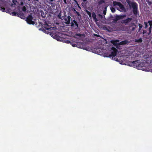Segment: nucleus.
I'll return each mask as SVG.
<instances>
[{
    "instance_id": "1",
    "label": "nucleus",
    "mask_w": 152,
    "mask_h": 152,
    "mask_svg": "<svg viewBox=\"0 0 152 152\" xmlns=\"http://www.w3.org/2000/svg\"><path fill=\"white\" fill-rule=\"evenodd\" d=\"M127 3L129 4V7H132L133 8V12L134 15L137 16L139 12L138 10V5L136 2H132L130 3V1L129 0L126 1Z\"/></svg>"
},
{
    "instance_id": "2",
    "label": "nucleus",
    "mask_w": 152,
    "mask_h": 152,
    "mask_svg": "<svg viewBox=\"0 0 152 152\" xmlns=\"http://www.w3.org/2000/svg\"><path fill=\"white\" fill-rule=\"evenodd\" d=\"M131 63V65L134 67H136L139 68L142 67L145 65V64L144 63H140V60H139L133 61Z\"/></svg>"
},
{
    "instance_id": "3",
    "label": "nucleus",
    "mask_w": 152,
    "mask_h": 152,
    "mask_svg": "<svg viewBox=\"0 0 152 152\" xmlns=\"http://www.w3.org/2000/svg\"><path fill=\"white\" fill-rule=\"evenodd\" d=\"M33 18L32 15L30 14L28 15L26 18V21L28 23L30 24L34 25L35 22L34 21H32Z\"/></svg>"
},
{
    "instance_id": "4",
    "label": "nucleus",
    "mask_w": 152,
    "mask_h": 152,
    "mask_svg": "<svg viewBox=\"0 0 152 152\" xmlns=\"http://www.w3.org/2000/svg\"><path fill=\"white\" fill-rule=\"evenodd\" d=\"M113 4L114 6L118 5L119 7L122 10H125V8L124 5L120 2H117L116 1H114L113 2Z\"/></svg>"
},
{
    "instance_id": "5",
    "label": "nucleus",
    "mask_w": 152,
    "mask_h": 152,
    "mask_svg": "<svg viewBox=\"0 0 152 152\" xmlns=\"http://www.w3.org/2000/svg\"><path fill=\"white\" fill-rule=\"evenodd\" d=\"M132 20V18H128L125 20H122L121 21V23L122 24H124L127 25Z\"/></svg>"
},
{
    "instance_id": "6",
    "label": "nucleus",
    "mask_w": 152,
    "mask_h": 152,
    "mask_svg": "<svg viewBox=\"0 0 152 152\" xmlns=\"http://www.w3.org/2000/svg\"><path fill=\"white\" fill-rule=\"evenodd\" d=\"M117 52L115 51H112L111 52L110 54H108L106 53V56L107 57L111 58L115 56H116L117 54Z\"/></svg>"
},
{
    "instance_id": "7",
    "label": "nucleus",
    "mask_w": 152,
    "mask_h": 152,
    "mask_svg": "<svg viewBox=\"0 0 152 152\" xmlns=\"http://www.w3.org/2000/svg\"><path fill=\"white\" fill-rule=\"evenodd\" d=\"M125 17V15H117L114 19V20L115 22H117L118 20L123 19Z\"/></svg>"
},
{
    "instance_id": "8",
    "label": "nucleus",
    "mask_w": 152,
    "mask_h": 152,
    "mask_svg": "<svg viewBox=\"0 0 152 152\" xmlns=\"http://www.w3.org/2000/svg\"><path fill=\"white\" fill-rule=\"evenodd\" d=\"M71 17L69 16H66L64 18V20L65 21V23L66 24H69L70 21Z\"/></svg>"
},
{
    "instance_id": "9",
    "label": "nucleus",
    "mask_w": 152,
    "mask_h": 152,
    "mask_svg": "<svg viewBox=\"0 0 152 152\" xmlns=\"http://www.w3.org/2000/svg\"><path fill=\"white\" fill-rule=\"evenodd\" d=\"M71 26L73 28H75V29H77L78 27V24L75 20H73V22H72Z\"/></svg>"
},
{
    "instance_id": "10",
    "label": "nucleus",
    "mask_w": 152,
    "mask_h": 152,
    "mask_svg": "<svg viewBox=\"0 0 152 152\" xmlns=\"http://www.w3.org/2000/svg\"><path fill=\"white\" fill-rule=\"evenodd\" d=\"M17 16L22 19H23L25 17L24 14L21 11H19V13H17Z\"/></svg>"
},
{
    "instance_id": "11",
    "label": "nucleus",
    "mask_w": 152,
    "mask_h": 152,
    "mask_svg": "<svg viewBox=\"0 0 152 152\" xmlns=\"http://www.w3.org/2000/svg\"><path fill=\"white\" fill-rule=\"evenodd\" d=\"M44 24V28L48 30L49 29H51V28H52V27H50V26H49L47 23L46 21H45V22Z\"/></svg>"
},
{
    "instance_id": "12",
    "label": "nucleus",
    "mask_w": 152,
    "mask_h": 152,
    "mask_svg": "<svg viewBox=\"0 0 152 152\" xmlns=\"http://www.w3.org/2000/svg\"><path fill=\"white\" fill-rule=\"evenodd\" d=\"M92 17L93 18L94 20L96 22L98 21V19L96 18V15L95 13L93 12L92 13Z\"/></svg>"
},
{
    "instance_id": "13",
    "label": "nucleus",
    "mask_w": 152,
    "mask_h": 152,
    "mask_svg": "<svg viewBox=\"0 0 152 152\" xmlns=\"http://www.w3.org/2000/svg\"><path fill=\"white\" fill-rule=\"evenodd\" d=\"M118 42L119 40H112L111 41V42L113 44L114 46H116L118 45L117 43Z\"/></svg>"
},
{
    "instance_id": "14",
    "label": "nucleus",
    "mask_w": 152,
    "mask_h": 152,
    "mask_svg": "<svg viewBox=\"0 0 152 152\" xmlns=\"http://www.w3.org/2000/svg\"><path fill=\"white\" fill-rule=\"evenodd\" d=\"M135 42H136L141 43L142 42V38H140L139 39H136L135 40Z\"/></svg>"
},
{
    "instance_id": "15",
    "label": "nucleus",
    "mask_w": 152,
    "mask_h": 152,
    "mask_svg": "<svg viewBox=\"0 0 152 152\" xmlns=\"http://www.w3.org/2000/svg\"><path fill=\"white\" fill-rule=\"evenodd\" d=\"M131 24L132 25V26H130V27H131L132 26H135L134 27H132V30L133 31L136 28V26L134 23H131Z\"/></svg>"
},
{
    "instance_id": "16",
    "label": "nucleus",
    "mask_w": 152,
    "mask_h": 152,
    "mask_svg": "<svg viewBox=\"0 0 152 152\" xmlns=\"http://www.w3.org/2000/svg\"><path fill=\"white\" fill-rule=\"evenodd\" d=\"M127 41L126 40H124L120 42V44L121 45H124L126 44L127 43Z\"/></svg>"
},
{
    "instance_id": "17",
    "label": "nucleus",
    "mask_w": 152,
    "mask_h": 152,
    "mask_svg": "<svg viewBox=\"0 0 152 152\" xmlns=\"http://www.w3.org/2000/svg\"><path fill=\"white\" fill-rule=\"evenodd\" d=\"M86 12L89 15L90 18H91V14L90 12L88 11V10H86Z\"/></svg>"
},
{
    "instance_id": "18",
    "label": "nucleus",
    "mask_w": 152,
    "mask_h": 152,
    "mask_svg": "<svg viewBox=\"0 0 152 152\" xmlns=\"http://www.w3.org/2000/svg\"><path fill=\"white\" fill-rule=\"evenodd\" d=\"M150 25V28H152V20H150L148 21V22Z\"/></svg>"
},
{
    "instance_id": "19",
    "label": "nucleus",
    "mask_w": 152,
    "mask_h": 152,
    "mask_svg": "<svg viewBox=\"0 0 152 152\" xmlns=\"http://www.w3.org/2000/svg\"><path fill=\"white\" fill-rule=\"evenodd\" d=\"M110 9L113 13H114L116 10L115 9L112 7H110Z\"/></svg>"
},
{
    "instance_id": "20",
    "label": "nucleus",
    "mask_w": 152,
    "mask_h": 152,
    "mask_svg": "<svg viewBox=\"0 0 152 152\" xmlns=\"http://www.w3.org/2000/svg\"><path fill=\"white\" fill-rule=\"evenodd\" d=\"M148 22H144V24L145 25V27H144L146 29L148 27Z\"/></svg>"
},
{
    "instance_id": "21",
    "label": "nucleus",
    "mask_w": 152,
    "mask_h": 152,
    "mask_svg": "<svg viewBox=\"0 0 152 152\" xmlns=\"http://www.w3.org/2000/svg\"><path fill=\"white\" fill-rule=\"evenodd\" d=\"M104 3V0H100L98 2V4L100 5Z\"/></svg>"
},
{
    "instance_id": "22",
    "label": "nucleus",
    "mask_w": 152,
    "mask_h": 152,
    "mask_svg": "<svg viewBox=\"0 0 152 152\" xmlns=\"http://www.w3.org/2000/svg\"><path fill=\"white\" fill-rule=\"evenodd\" d=\"M18 12H12L10 14L14 16H17Z\"/></svg>"
},
{
    "instance_id": "23",
    "label": "nucleus",
    "mask_w": 152,
    "mask_h": 152,
    "mask_svg": "<svg viewBox=\"0 0 152 152\" xmlns=\"http://www.w3.org/2000/svg\"><path fill=\"white\" fill-rule=\"evenodd\" d=\"M139 29H138V31H140L141 30V28L142 27V25L140 24H139Z\"/></svg>"
},
{
    "instance_id": "24",
    "label": "nucleus",
    "mask_w": 152,
    "mask_h": 152,
    "mask_svg": "<svg viewBox=\"0 0 152 152\" xmlns=\"http://www.w3.org/2000/svg\"><path fill=\"white\" fill-rule=\"evenodd\" d=\"M0 10L3 12H5V9L4 7H0Z\"/></svg>"
},
{
    "instance_id": "25",
    "label": "nucleus",
    "mask_w": 152,
    "mask_h": 152,
    "mask_svg": "<svg viewBox=\"0 0 152 152\" xmlns=\"http://www.w3.org/2000/svg\"><path fill=\"white\" fill-rule=\"evenodd\" d=\"M111 50L113 51H117V49L115 48V47H112L111 48Z\"/></svg>"
},
{
    "instance_id": "26",
    "label": "nucleus",
    "mask_w": 152,
    "mask_h": 152,
    "mask_svg": "<svg viewBox=\"0 0 152 152\" xmlns=\"http://www.w3.org/2000/svg\"><path fill=\"white\" fill-rule=\"evenodd\" d=\"M26 8L25 6H23L22 8V10L23 12H25L26 11Z\"/></svg>"
},
{
    "instance_id": "27",
    "label": "nucleus",
    "mask_w": 152,
    "mask_h": 152,
    "mask_svg": "<svg viewBox=\"0 0 152 152\" xmlns=\"http://www.w3.org/2000/svg\"><path fill=\"white\" fill-rule=\"evenodd\" d=\"M75 13L77 14V16L78 17H80L81 16V15L80 14V13L78 12H76Z\"/></svg>"
},
{
    "instance_id": "28",
    "label": "nucleus",
    "mask_w": 152,
    "mask_h": 152,
    "mask_svg": "<svg viewBox=\"0 0 152 152\" xmlns=\"http://www.w3.org/2000/svg\"><path fill=\"white\" fill-rule=\"evenodd\" d=\"M151 28H149V32L148 33V35H149L151 34Z\"/></svg>"
},
{
    "instance_id": "29",
    "label": "nucleus",
    "mask_w": 152,
    "mask_h": 152,
    "mask_svg": "<svg viewBox=\"0 0 152 152\" xmlns=\"http://www.w3.org/2000/svg\"><path fill=\"white\" fill-rule=\"evenodd\" d=\"M128 28V27L126 26L123 27L122 29L123 31H125V30H126V29H127Z\"/></svg>"
},
{
    "instance_id": "30",
    "label": "nucleus",
    "mask_w": 152,
    "mask_h": 152,
    "mask_svg": "<svg viewBox=\"0 0 152 152\" xmlns=\"http://www.w3.org/2000/svg\"><path fill=\"white\" fill-rule=\"evenodd\" d=\"M106 7H105V10H104L103 11V13L104 15H106Z\"/></svg>"
},
{
    "instance_id": "31",
    "label": "nucleus",
    "mask_w": 152,
    "mask_h": 152,
    "mask_svg": "<svg viewBox=\"0 0 152 152\" xmlns=\"http://www.w3.org/2000/svg\"><path fill=\"white\" fill-rule=\"evenodd\" d=\"M143 33H142V34H145L146 33L147 31H146V30H143Z\"/></svg>"
},
{
    "instance_id": "32",
    "label": "nucleus",
    "mask_w": 152,
    "mask_h": 152,
    "mask_svg": "<svg viewBox=\"0 0 152 152\" xmlns=\"http://www.w3.org/2000/svg\"><path fill=\"white\" fill-rule=\"evenodd\" d=\"M72 10L74 12V13H75L76 12H77L76 11V10L74 8H73Z\"/></svg>"
},
{
    "instance_id": "33",
    "label": "nucleus",
    "mask_w": 152,
    "mask_h": 152,
    "mask_svg": "<svg viewBox=\"0 0 152 152\" xmlns=\"http://www.w3.org/2000/svg\"><path fill=\"white\" fill-rule=\"evenodd\" d=\"M75 2V3H76L78 5V2L77 1H76V0H73Z\"/></svg>"
},
{
    "instance_id": "34",
    "label": "nucleus",
    "mask_w": 152,
    "mask_h": 152,
    "mask_svg": "<svg viewBox=\"0 0 152 152\" xmlns=\"http://www.w3.org/2000/svg\"><path fill=\"white\" fill-rule=\"evenodd\" d=\"M77 35L79 37L81 36V35L80 34H77Z\"/></svg>"
},
{
    "instance_id": "35",
    "label": "nucleus",
    "mask_w": 152,
    "mask_h": 152,
    "mask_svg": "<svg viewBox=\"0 0 152 152\" xmlns=\"http://www.w3.org/2000/svg\"><path fill=\"white\" fill-rule=\"evenodd\" d=\"M70 42V41L69 40H67L66 41V43H69Z\"/></svg>"
},
{
    "instance_id": "36",
    "label": "nucleus",
    "mask_w": 152,
    "mask_h": 152,
    "mask_svg": "<svg viewBox=\"0 0 152 152\" xmlns=\"http://www.w3.org/2000/svg\"><path fill=\"white\" fill-rule=\"evenodd\" d=\"M63 1L64 2V3H65V4H66V0H63Z\"/></svg>"
},
{
    "instance_id": "37",
    "label": "nucleus",
    "mask_w": 152,
    "mask_h": 152,
    "mask_svg": "<svg viewBox=\"0 0 152 152\" xmlns=\"http://www.w3.org/2000/svg\"><path fill=\"white\" fill-rule=\"evenodd\" d=\"M72 46L73 47H75V44L72 45Z\"/></svg>"
},
{
    "instance_id": "38",
    "label": "nucleus",
    "mask_w": 152,
    "mask_h": 152,
    "mask_svg": "<svg viewBox=\"0 0 152 152\" xmlns=\"http://www.w3.org/2000/svg\"><path fill=\"white\" fill-rule=\"evenodd\" d=\"M99 16L100 17H102V15H101L100 14H99Z\"/></svg>"
},
{
    "instance_id": "39",
    "label": "nucleus",
    "mask_w": 152,
    "mask_h": 152,
    "mask_svg": "<svg viewBox=\"0 0 152 152\" xmlns=\"http://www.w3.org/2000/svg\"><path fill=\"white\" fill-rule=\"evenodd\" d=\"M9 12H10L9 10H7V13H9Z\"/></svg>"
},
{
    "instance_id": "40",
    "label": "nucleus",
    "mask_w": 152,
    "mask_h": 152,
    "mask_svg": "<svg viewBox=\"0 0 152 152\" xmlns=\"http://www.w3.org/2000/svg\"><path fill=\"white\" fill-rule=\"evenodd\" d=\"M84 2L86 1L87 0H82Z\"/></svg>"
},
{
    "instance_id": "41",
    "label": "nucleus",
    "mask_w": 152,
    "mask_h": 152,
    "mask_svg": "<svg viewBox=\"0 0 152 152\" xmlns=\"http://www.w3.org/2000/svg\"><path fill=\"white\" fill-rule=\"evenodd\" d=\"M51 5L52 6L53 5V3H51Z\"/></svg>"
},
{
    "instance_id": "42",
    "label": "nucleus",
    "mask_w": 152,
    "mask_h": 152,
    "mask_svg": "<svg viewBox=\"0 0 152 152\" xmlns=\"http://www.w3.org/2000/svg\"><path fill=\"white\" fill-rule=\"evenodd\" d=\"M50 1L52 2L53 1V0H50Z\"/></svg>"
},
{
    "instance_id": "43",
    "label": "nucleus",
    "mask_w": 152,
    "mask_h": 152,
    "mask_svg": "<svg viewBox=\"0 0 152 152\" xmlns=\"http://www.w3.org/2000/svg\"><path fill=\"white\" fill-rule=\"evenodd\" d=\"M23 2H22V3H21V5H23Z\"/></svg>"
},
{
    "instance_id": "44",
    "label": "nucleus",
    "mask_w": 152,
    "mask_h": 152,
    "mask_svg": "<svg viewBox=\"0 0 152 152\" xmlns=\"http://www.w3.org/2000/svg\"><path fill=\"white\" fill-rule=\"evenodd\" d=\"M34 0L35 1H38V0Z\"/></svg>"
},
{
    "instance_id": "45",
    "label": "nucleus",
    "mask_w": 152,
    "mask_h": 152,
    "mask_svg": "<svg viewBox=\"0 0 152 152\" xmlns=\"http://www.w3.org/2000/svg\"><path fill=\"white\" fill-rule=\"evenodd\" d=\"M152 70H151V72H152Z\"/></svg>"
},
{
    "instance_id": "46",
    "label": "nucleus",
    "mask_w": 152,
    "mask_h": 152,
    "mask_svg": "<svg viewBox=\"0 0 152 152\" xmlns=\"http://www.w3.org/2000/svg\"><path fill=\"white\" fill-rule=\"evenodd\" d=\"M28 0V1H30V0Z\"/></svg>"
},
{
    "instance_id": "47",
    "label": "nucleus",
    "mask_w": 152,
    "mask_h": 152,
    "mask_svg": "<svg viewBox=\"0 0 152 152\" xmlns=\"http://www.w3.org/2000/svg\"><path fill=\"white\" fill-rule=\"evenodd\" d=\"M94 1H96V0H94Z\"/></svg>"
}]
</instances>
